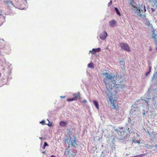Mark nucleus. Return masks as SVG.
Listing matches in <instances>:
<instances>
[{
	"instance_id": "nucleus-43",
	"label": "nucleus",
	"mask_w": 157,
	"mask_h": 157,
	"mask_svg": "<svg viewBox=\"0 0 157 157\" xmlns=\"http://www.w3.org/2000/svg\"><path fill=\"white\" fill-rule=\"evenodd\" d=\"M154 6H156V7H157V2L156 1L153 4Z\"/></svg>"
},
{
	"instance_id": "nucleus-31",
	"label": "nucleus",
	"mask_w": 157,
	"mask_h": 157,
	"mask_svg": "<svg viewBox=\"0 0 157 157\" xmlns=\"http://www.w3.org/2000/svg\"><path fill=\"white\" fill-rule=\"evenodd\" d=\"M145 154H142L139 155H136L134 156H131L130 157H143L144 156Z\"/></svg>"
},
{
	"instance_id": "nucleus-44",
	"label": "nucleus",
	"mask_w": 157,
	"mask_h": 157,
	"mask_svg": "<svg viewBox=\"0 0 157 157\" xmlns=\"http://www.w3.org/2000/svg\"><path fill=\"white\" fill-rule=\"evenodd\" d=\"M87 102V101L86 100V99H85L83 100L82 101V102L83 103H86Z\"/></svg>"
},
{
	"instance_id": "nucleus-22",
	"label": "nucleus",
	"mask_w": 157,
	"mask_h": 157,
	"mask_svg": "<svg viewBox=\"0 0 157 157\" xmlns=\"http://www.w3.org/2000/svg\"><path fill=\"white\" fill-rule=\"evenodd\" d=\"M146 25L149 26L151 28H152V29L153 28L152 25L151 24H150V22L147 19H146Z\"/></svg>"
},
{
	"instance_id": "nucleus-50",
	"label": "nucleus",
	"mask_w": 157,
	"mask_h": 157,
	"mask_svg": "<svg viewBox=\"0 0 157 157\" xmlns=\"http://www.w3.org/2000/svg\"><path fill=\"white\" fill-rule=\"evenodd\" d=\"M60 97L62 98H65L66 97L65 96H60Z\"/></svg>"
},
{
	"instance_id": "nucleus-16",
	"label": "nucleus",
	"mask_w": 157,
	"mask_h": 157,
	"mask_svg": "<svg viewBox=\"0 0 157 157\" xmlns=\"http://www.w3.org/2000/svg\"><path fill=\"white\" fill-rule=\"evenodd\" d=\"M109 26L111 27H114L116 24L117 22L116 21L114 20H113L109 22Z\"/></svg>"
},
{
	"instance_id": "nucleus-21",
	"label": "nucleus",
	"mask_w": 157,
	"mask_h": 157,
	"mask_svg": "<svg viewBox=\"0 0 157 157\" xmlns=\"http://www.w3.org/2000/svg\"><path fill=\"white\" fill-rule=\"evenodd\" d=\"M80 95V93L79 92L78 93V94H73L74 97L72 98V99L73 101L77 100L78 98V97Z\"/></svg>"
},
{
	"instance_id": "nucleus-26",
	"label": "nucleus",
	"mask_w": 157,
	"mask_h": 157,
	"mask_svg": "<svg viewBox=\"0 0 157 157\" xmlns=\"http://www.w3.org/2000/svg\"><path fill=\"white\" fill-rule=\"evenodd\" d=\"M114 10L117 14L118 15L120 16L121 14L118 8L117 7H114Z\"/></svg>"
},
{
	"instance_id": "nucleus-3",
	"label": "nucleus",
	"mask_w": 157,
	"mask_h": 157,
	"mask_svg": "<svg viewBox=\"0 0 157 157\" xmlns=\"http://www.w3.org/2000/svg\"><path fill=\"white\" fill-rule=\"evenodd\" d=\"M73 138L70 135H67L66 137L65 140L68 145V147H76V146H78L76 143V138L75 136H73Z\"/></svg>"
},
{
	"instance_id": "nucleus-4",
	"label": "nucleus",
	"mask_w": 157,
	"mask_h": 157,
	"mask_svg": "<svg viewBox=\"0 0 157 157\" xmlns=\"http://www.w3.org/2000/svg\"><path fill=\"white\" fill-rule=\"evenodd\" d=\"M117 132L119 133V140L120 142H123L125 141L129 136L132 133H129V131H126V130H123L122 132L118 130L117 129H115Z\"/></svg>"
},
{
	"instance_id": "nucleus-54",
	"label": "nucleus",
	"mask_w": 157,
	"mask_h": 157,
	"mask_svg": "<svg viewBox=\"0 0 157 157\" xmlns=\"http://www.w3.org/2000/svg\"><path fill=\"white\" fill-rule=\"evenodd\" d=\"M50 157H56L55 155H52Z\"/></svg>"
},
{
	"instance_id": "nucleus-13",
	"label": "nucleus",
	"mask_w": 157,
	"mask_h": 157,
	"mask_svg": "<svg viewBox=\"0 0 157 157\" xmlns=\"http://www.w3.org/2000/svg\"><path fill=\"white\" fill-rule=\"evenodd\" d=\"M107 35L108 34L107 32L105 31L100 34V38L101 40H104L106 38Z\"/></svg>"
},
{
	"instance_id": "nucleus-25",
	"label": "nucleus",
	"mask_w": 157,
	"mask_h": 157,
	"mask_svg": "<svg viewBox=\"0 0 157 157\" xmlns=\"http://www.w3.org/2000/svg\"><path fill=\"white\" fill-rule=\"evenodd\" d=\"M3 2L6 4H10L13 6H14V4H13V3L11 1H10V0H7V1H4Z\"/></svg>"
},
{
	"instance_id": "nucleus-1",
	"label": "nucleus",
	"mask_w": 157,
	"mask_h": 157,
	"mask_svg": "<svg viewBox=\"0 0 157 157\" xmlns=\"http://www.w3.org/2000/svg\"><path fill=\"white\" fill-rule=\"evenodd\" d=\"M115 77L113 85L107 82V80L105 81L107 90L106 93L109 98V100L111 102L112 101V96H115L118 92L122 90L124 87V85L123 84V82L125 80L124 76L121 75L120 76L116 75Z\"/></svg>"
},
{
	"instance_id": "nucleus-55",
	"label": "nucleus",
	"mask_w": 157,
	"mask_h": 157,
	"mask_svg": "<svg viewBox=\"0 0 157 157\" xmlns=\"http://www.w3.org/2000/svg\"><path fill=\"white\" fill-rule=\"evenodd\" d=\"M145 114V112H143V115H144Z\"/></svg>"
},
{
	"instance_id": "nucleus-20",
	"label": "nucleus",
	"mask_w": 157,
	"mask_h": 157,
	"mask_svg": "<svg viewBox=\"0 0 157 157\" xmlns=\"http://www.w3.org/2000/svg\"><path fill=\"white\" fill-rule=\"evenodd\" d=\"M71 153V151H70V150L68 149V148L65 149V151L64 153V155H66L67 156H68V157H70V154Z\"/></svg>"
},
{
	"instance_id": "nucleus-30",
	"label": "nucleus",
	"mask_w": 157,
	"mask_h": 157,
	"mask_svg": "<svg viewBox=\"0 0 157 157\" xmlns=\"http://www.w3.org/2000/svg\"><path fill=\"white\" fill-rule=\"evenodd\" d=\"M157 78V70L155 71L152 77V79H156Z\"/></svg>"
},
{
	"instance_id": "nucleus-6",
	"label": "nucleus",
	"mask_w": 157,
	"mask_h": 157,
	"mask_svg": "<svg viewBox=\"0 0 157 157\" xmlns=\"http://www.w3.org/2000/svg\"><path fill=\"white\" fill-rule=\"evenodd\" d=\"M136 11L137 12V14L139 15L140 17L143 18H145L146 16L145 14L143 15L141 13H143L145 12L146 9L145 5L141 4L140 5L138 9H136Z\"/></svg>"
},
{
	"instance_id": "nucleus-62",
	"label": "nucleus",
	"mask_w": 157,
	"mask_h": 157,
	"mask_svg": "<svg viewBox=\"0 0 157 157\" xmlns=\"http://www.w3.org/2000/svg\"><path fill=\"white\" fill-rule=\"evenodd\" d=\"M147 9H149V8L148 7H148H147Z\"/></svg>"
},
{
	"instance_id": "nucleus-28",
	"label": "nucleus",
	"mask_w": 157,
	"mask_h": 157,
	"mask_svg": "<svg viewBox=\"0 0 157 157\" xmlns=\"http://www.w3.org/2000/svg\"><path fill=\"white\" fill-rule=\"evenodd\" d=\"M87 67H88L90 68H93L94 67L93 66V64L92 62L88 64Z\"/></svg>"
},
{
	"instance_id": "nucleus-36",
	"label": "nucleus",
	"mask_w": 157,
	"mask_h": 157,
	"mask_svg": "<svg viewBox=\"0 0 157 157\" xmlns=\"http://www.w3.org/2000/svg\"><path fill=\"white\" fill-rule=\"evenodd\" d=\"M134 0H130V5L131 6L133 3H134Z\"/></svg>"
},
{
	"instance_id": "nucleus-35",
	"label": "nucleus",
	"mask_w": 157,
	"mask_h": 157,
	"mask_svg": "<svg viewBox=\"0 0 157 157\" xmlns=\"http://www.w3.org/2000/svg\"><path fill=\"white\" fill-rule=\"evenodd\" d=\"M40 124H41L43 125H45L46 124L45 121L43 120H42L41 121H40Z\"/></svg>"
},
{
	"instance_id": "nucleus-39",
	"label": "nucleus",
	"mask_w": 157,
	"mask_h": 157,
	"mask_svg": "<svg viewBox=\"0 0 157 157\" xmlns=\"http://www.w3.org/2000/svg\"><path fill=\"white\" fill-rule=\"evenodd\" d=\"M105 156V155L104 153V151H102L101 152V155H100V157H104Z\"/></svg>"
},
{
	"instance_id": "nucleus-42",
	"label": "nucleus",
	"mask_w": 157,
	"mask_h": 157,
	"mask_svg": "<svg viewBox=\"0 0 157 157\" xmlns=\"http://www.w3.org/2000/svg\"><path fill=\"white\" fill-rule=\"evenodd\" d=\"M112 4V0H110V2L108 3V6H109L111 5Z\"/></svg>"
},
{
	"instance_id": "nucleus-7",
	"label": "nucleus",
	"mask_w": 157,
	"mask_h": 157,
	"mask_svg": "<svg viewBox=\"0 0 157 157\" xmlns=\"http://www.w3.org/2000/svg\"><path fill=\"white\" fill-rule=\"evenodd\" d=\"M103 75L105 76L106 78V79L104 80V81L105 82V81H106L107 80V82H108V81H107V79L109 80L112 83V85H113V83L114 82L115 78H116L115 76L114 75H111L107 72L104 73H103Z\"/></svg>"
},
{
	"instance_id": "nucleus-41",
	"label": "nucleus",
	"mask_w": 157,
	"mask_h": 157,
	"mask_svg": "<svg viewBox=\"0 0 157 157\" xmlns=\"http://www.w3.org/2000/svg\"><path fill=\"white\" fill-rule=\"evenodd\" d=\"M155 44L157 46V39H154Z\"/></svg>"
},
{
	"instance_id": "nucleus-9",
	"label": "nucleus",
	"mask_w": 157,
	"mask_h": 157,
	"mask_svg": "<svg viewBox=\"0 0 157 157\" xmlns=\"http://www.w3.org/2000/svg\"><path fill=\"white\" fill-rule=\"evenodd\" d=\"M119 45L122 50L127 52H130V49L129 45L126 43L121 42L119 43Z\"/></svg>"
},
{
	"instance_id": "nucleus-5",
	"label": "nucleus",
	"mask_w": 157,
	"mask_h": 157,
	"mask_svg": "<svg viewBox=\"0 0 157 157\" xmlns=\"http://www.w3.org/2000/svg\"><path fill=\"white\" fill-rule=\"evenodd\" d=\"M140 113L139 107L138 106L137 104H133L131 106V109L130 111V114L132 116H135V117H136Z\"/></svg>"
},
{
	"instance_id": "nucleus-29",
	"label": "nucleus",
	"mask_w": 157,
	"mask_h": 157,
	"mask_svg": "<svg viewBox=\"0 0 157 157\" xmlns=\"http://www.w3.org/2000/svg\"><path fill=\"white\" fill-rule=\"evenodd\" d=\"M144 146L145 147H146L148 149L152 148V147H154V146H153L152 145H149L148 144H145V145Z\"/></svg>"
},
{
	"instance_id": "nucleus-61",
	"label": "nucleus",
	"mask_w": 157,
	"mask_h": 157,
	"mask_svg": "<svg viewBox=\"0 0 157 157\" xmlns=\"http://www.w3.org/2000/svg\"><path fill=\"white\" fill-rule=\"evenodd\" d=\"M144 130H145V132H146V131H147L146 130V129H145V128H144Z\"/></svg>"
},
{
	"instance_id": "nucleus-40",
	"label": "nucleus",
	"mask_w": 157,
	"mask_h": 157,
	"mask_svg": "<svg viewBox=\"0 0 157 157\" xmlns=\"http://www.w3.org/2000/svg\"><path fill=\"white\" fill-rule=\"evenodd\" d=\"M151 72V71H150V70H149L148 71H147L146 73V75L147 76L149 75V74L150 73V72Z\"/></svg>"
},
{
	"instance_id": "nucleus-24",
	"label": "nucleus",
	"mask_w": 157,
	"mask_h": 157,
	"mask_svg": "<svg viewBox=\"0 0 157 157\" xmlns=\"http://www.w3.org/2000/svg\"><path fill=\"white\" fill-rule=\"evenodd\" d=\"M93 103L94 105H95V107L97 109H99V104L98 103V101L96 100H94L93 101Z\"/></svg>"
},
{
	"instance_id": "nucleus-63",
	"label": "nucleus",
	"mask_w": 157,
	"mask_h": 157,
	"mask_svg": "<svg viewBox=\"0 0 157 157\" xmlns=\"http://www.w3.org/2000/svg\"><path fill=\"white\" fill-rule=\"evenodd\" d=\"M27 0H25V2H26V3H27Z\"/></svg>"
},
{
	"instance_id": "nucleus-12",
	"label": "nucleus",
	"mask_w": 157,
	"mask_h": 157,
	"mask_svg": "<svg viewBox=\"0 0 157 157\" xmlns=\"http://www.w3.org/2000/svg\"><path fill=\"white\" fill-rule=\"evenodd\" d=\"M156 96L153 97L152 98L153 103L152 104V107L154 109L157 108V101L155 100Z\"/></svg>"
},
{
	"instance_id": "nucleus-59",
	"label": "nucleus",
	"mask_w": 157,
	"mask_h": 157,
	"mask_svg": "<svg viewBox=\"0 0 157 157\" xmlns=\"http://www.w3.org/2000/svg\"><path fill=\"white\" fill-rule=\"evenodd\" d=\"M2 76V74L1 73H0V77Z\"/></svg>"
},
{
	"instance_id": "nucleus-56",
	"label": "nucleus",
	"mask_w": 157,
	"mask_h": 157,
	"mask_svg": "<svg viewBox=\"0 0 157 157\" xmlns=\"http://www.w3.org/2000/svg\"><path fill=\"white\" fill-rule=\"evenodd\" d=\"M43 153L44 154H45V151H43Z\"/></svg>"
},
{
	"instance_id": "nucleus-45",
	"label": "nucleus",
	"mask_w": 157,
	"mask_h": 157,
	"mask_svg": "<svg viewBox=\"0 0 157 157\" xmlns=\"http://www.w3.org/2000/svg\"><path fill=\"white\" fill-rule=\"evenodd\" d=\"M11 78H12L11 77H7L6 80H7L8 81L9 80H10L11 79Z\"/></svg>"
},
{
	"instance_id": "nucleus-52",
	"label": "nucleus",
	"mask_w": 157,
	"mask_h": 157,
	"mask_svg": "<svg viewBox=\"0 0 157 157\" xmlns=\"http://www.w3.org/2000/svg\"><path fill=\"white\" fill-rule=\"evenodd\" d=\"M39 139L41 140L43 139V138L42 137H40Z\"/></svg>"
},
{
	"instance_id": "nucleus-32",
	"label": "nucleus",
	"mask_w": 157,
	"mask_h": 157,
	"mask_svg": "<svg viewBox=\"0 0 157 157\" xmlns=\"http://www.w3.org/2000/svg\"><path fill=\"white\" fill-rule=\"evenodd\" d=\"M112 104L113 105L112 106L114 109H116L117 110L119 108L118 105H116L114 104L113 102L112 103Z\"/></svg>"
},
{
	"instance_id": "nucleus-53",
	"label": "nucleus",
	"mask_w": 157,
	"mask_h": 157,
	"mask_svg": "<svg viewBox=\"0 0 157 157\" xmlns=\"http://www.w3.org/2000/svg\"><path fill=\"white\" fill-rule=\"evenodd\" d=\"M19 9L20 10H23L24 9V8H19Z\"/></svg>"
},
{
	"instance_id": "nucleus-11",
	"label": "nucleus",
	"mask_w": 157,
	"mask_h": 157,
	"mask_svg": "<svg viewBox=\"0 0 157 157\" xmlns=\"http://www.w3.org/2000/svg\"><path fill=\"white\" fill-rule=\"evenodd\" d=\"M146 132L149 135L152 139L155 140L157 139V134L156 133L153 132L151 133L150 132L148 131H146Z\"/></svg>"
},
{
	"instance_id": "nucleus-19",
	"label": "nucleus",
	"mask_w": 157,
	"mask_h": 157,
	"mask_svg": "<svg viewBox=\"0 0 157 157\" xmlns=\"http://www.w3.org/2000/svg\"><path fill=\"white\" fill-rule=\"evenodd\" d=\"M140 5L139 2H135L134 3H133L132 5L131 6L133 7L134 8H135V10L136 11V9H138V6H139Z\"/></svg>"
},
{
	"instance_id": "nucleus-57",
	"label": "nucleus",
	"mask_w": 157,
	"mask_h": 157,
	"mask_svg": "<svg viewBox=\"0 0 157 157\" xmlns=\"http://www.w3.org/2000/svg\"><path fill=\"white\" fill-rule=\"evenodd\" d=\"M150 50L151 51L152 50V49H151V48H150Z\"/></svg>"
},
{
	"instance_id": "nucleus-46",
	"label": "nucleus",
	"mask_w": 157,
	"mask_h": 157,
	"mask_svg": "<svg viewBox=\"0 0 157 157\" xmlns=\"http://www.w3.org/2000/svg\"><path fill=\"white\" fill-rule=\"evenodd\" d=\"M123 128H124L123 127H121V128L119 127L117 129H118V130L120 131V129H122Z\"/></svg>"
},
{
	"instance_id": "nucleus-15",
	"label": "nucleus",
	"mask_w": 157,
	"mask_h": 157,
	"mask_svg": "<svg viewBox=\"0 0 157 157\" xmlns=\"http://www.w3.org/2000/svg\"><path fill=\"white\" fill-rule=\"evenodd\" d=\"M67 122L66 121H61L59 122V124L62 127H65L67 124Z\"/></svg>"
},
{
	"instance_id": "nucleus-60",
	"label": "nucleus",
	"mask_w": 157,
	"mask_h": 157,
	"mask_svg": "<svg viewBox=\"0 0 157 157\" xmlns=\"http://www.w3.org/2000/svg\"><path fill=\"white\" fill-rule=\"evenodd\" d=\"M155 147H157V144H156L155 145Z\"/></svg>"
},
{
	"instance_id": "nucleus-8",
	"label": "nucleus",
	"mask_w": 157,
	"mask_h": 157,
	"mask_svg": "<svg viewBox=\"0 0 157 157\" xmlns=\"http://www.w3.org/2000/svg\"><path fill=\"white\" fill-rule=\"evenodd\" d=\"M151 88H149L147 91L146 93L145 94L144 96L142 98L141 97V100H144L147 104V105H148V100L149 99H151V97L150 95V94H151L150 92V91L151 90Z\"/></svg>"
},
{
	"instance_id": "nucleus-10",
	"label": "nucleus",
	"mask_w": 157,
	"mask_h": 157,
	"mask_svg": "<svg viewBox=\"0 0 157 157\" xmlns=\"http://www.w3.org/2000/svg\"><path fill=\"white\" fill-rule=\"evenodd\" d=\"M150 88H151L150 92L153 95V97L155 96V95H157V85H155L154 86L151 85Z\"/></svg>"
},
{
	"instance_id": "nucleus-33",
	"label": "nucleus",
	"mask_w": 157,
	"mask_h": 157,
	"mask_svg": "<svg viewBox=\"0 0 157 157\" xmlns=\"http://www.w3.org/2000/svg\"><path fill=\"white\" fill-rule=\"evenodd\" d=\"M132 141L133 143H138V144H140V141L139 140H136L135 139H133L132 140Z\"/></svg>"
},
{
	"instance_id": "nucleus-38",
	"label": "nucleus",
	"mask_w": 157,
	"mask_h": 157,
	"mask_svg": "<svg viewBox=\"0 0 157 157\" xmlns=\"http://www.w3.org/2000/svg\"><path fill=\"white\" fill-rule=\"evenodd\" d=\"M48 125L49 127H52L53 125V124L52 122H49V123L47 124Z\"/></svg>"
},
{
	"instance_id": "nucleus-48",
	"label": "nucleus",
	"mask_w": 157,
	"mask_h": 157,
	"mask_svg": "<svg viewBox=\"0 0 157 157\" xmlns=\"http://www.w3.org/2000/svg\"><path fill=\"white\" fill-rule=\"evenodd\" d=\"M91 53L92 54H93V49L92 50H90L89 51V53Z\"/></svg>"
},
{
	"instance_id": "nucleus-64",
	"label": "nucleus",
	"mask_w": 157,
	"mask_h": 157,
	"mask_svg": "<svg viewBox=\"0 0 157 157\" xmlns=\"http://www.w3.org/2000/svg\"><path fill=\"white\" fill-rule=\"evenodd\" d=\"M157 46V47H156V50H157V46Z\"/></svg>"
},
{
	"instance_id": "nucleus-2",
	"label": "nucleus",
	"mask_w": 157,
	"mask_h": 157,
	"mask_svg": "<svg viewBox=\"0 0 157 157\" xmlns=\"http://www.w3.org/2000/svg\"><path fill=\"white\" fill-rule=\"evenodd\" d=\"M136 123V121L132 119L131 117H128L127 122L126 123L125 128L126 131H129V133H135L134 130L135 129V125Z\"/></svg>"
},
{
	"instance_id": "nucleus-49",
	"label": "nucleus",
	"mask_w": 157,
	"mask_h": 157,
	"mask_svg": "<svg viewBox=\"0 0 157 157\" xmlns=\"http://www.w3.org/2000/svg\"><path fill=\"white\" fill-rule=\"evenodd\" d=\"M151 9L152 10V12H153L155 11V10L153 8H151Z\"/></svg>"
},
{
	"instance_id": "nucleus-18",
	"label": "nucleus",
	"mask_w": 157,
	"mask_h": 157,
	"mask_svg": "<svg viewBox=\"0 0 157 157\" xmlns=\"http://www.w3.org/2000/svg\"><path fill=\"white\" fill-rule=\"evenodd\" d=\"M77 152V150L75 149H74L71 151L70 154V157H75L76 155V153Z\"/></svg>"
},
{
	"instance_id": "nucleus-34",
	"label": "nucleus",
	"mask_w": 157,
	"mask_h": 157,
	"mask_svg": "<svg viewBox=\"0 0 157 157\" xmlns=\"http://www.w3.org/2000/svg\"><path fill=\"white\" fill-rule=\"evenodd\" d=\"M48 146V144L46 142H44L42 148L43 149H45L46 146Z\"/></svg>"
},
{
	"instance_id": "nucleus-14",
	"label": "nucleus",
	"mask_w": 157,
	"mask_h": 157,
	"mask_svg": "<svg viewBox=\"0 0 157 157\" xmlns=\"http://www.w3.org/2000/svg\"><path fill=\"white\" fill-rule=\"evenodd\" d=\"M152 38L153 39H157V30L152 28Z\"/></svg>"
},
{
	"instance_id": "nucleus-17",
	"label": "nucleus",
	"mask_w": 157,
	"mask_h": 157,
	"mask_svg": "<svg viewBox=\"0 0 157 157\" xmlns=\"http://www.w3.org/2000/svg\"><path fill=\"white\" fill-rule=\"evenodd\" d=\"M119 63L121 66V68L123 70H124L125 68V62L124 61L123 59H122L119 62Z\"/></svg>"
},
{
	"instance_id": "nucleus-51",
	"label": "nucleus",
	"mask_w": 157,
	"mask_h": 157,
	"mask_svg": "<svg viewBox=\"0 0 157 157\" xmlns=\"http://www.w3.org/2000/svg\"><path fill=\"white\" fill-rule=\"evenodd\" d=\"M151 66L149 67V70H150L151 71Z\"/></svg>"
},
{
	"instance_id": "nucleus-58",
	"label": "nucleus",
	"mask_w": 157,
	"mask_h": 157,
	"mask_svg": "<svg viewBox=\"0 0 157 157\" xmlns=\"http://www.w3.org/2000/svg\"><path fill=\"white\" fill-rule=\"evenodd\" d=\"M154 0H149V1L151 2H152V1H153Z\"/></svg>"
},
{
	"instance_id": "nucleus-27",
	"label": "nucleus",
	"mask_w": 157,
	"mask_h": 157,
	"mask_svg": "<svg viewBox=\"0 0 157 157\" xmlns=\"http://www.w3.org/2000/svg\"><path fill=\"white\" fill-rule=\"evenodd\" d=\"M5 80V78H4L3 77L2 79H1L0 81V83L2 82V83L3 84L2 85H3L4 84H7V82H6L5 81H4L3 80Z\"/></svg>"
},
{
	"instance_id": "nucleus-23",
	"label": "nucleus",
	"mask_w": 157,
	"mask_h": 157,
	"mask_svg": "<svg viewBox=\"0 0 157 157\" xmlns=\"http://www.w3.org/2000/svg\"><path fill=\"white\" fill-rule=\"evenodd\" d=\"M101 50V49L100 48H93V54H95L96 52H100Z\"/></svg>"
},
{
	"instance_id": "nucleus-37",
	"label": "nucleus",
	"mask_w": 157,
	"mask_h": 157,
	"mask_svg": "<svg viewBox=\"0 0 157 157\" xmlns=\"http://www.w3.org/2000/svg\"><path fill=\"white\" fill-rule=\"evenodd\" d=\"M67 100L68 101H73V100L72 98H67Z\"/></svg>"
},
{
	"instance_id": "nucleus-47",
	"label": "nucleus",
	"mask_w": 157,
	"mask_h": 157,
	"mask_svg": "<svg viewBox=\"0 0 157 157\" xmlns=\"http://www.w3.org/2000/svg\"><path fill=\"white\" fill-rule=\"evenodd\" d=\"M82 82H83V83L84 84H86V81H84V80L82 79Z\"/></svg>"
}]
</instances>
